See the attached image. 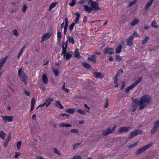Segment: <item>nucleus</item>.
Listing matches in <instances>:
<instances>
[{"mask_svg":"<svg viewBox=\"0 0 159 159\" xmlns=\"http://www.w3.org/2000/svg\"><path fill=\"white\" fill-rule=\"evenodd\" d=\"M27 8V7L24 4L23 5L22 8V10L23 12H25L26 11Z\"/></svg>","mask_w":159,"mask_h":159,"instance_id":"obj_46","label":"nucleus"},{"mask_svg":"<svg viewBox=\"0 0 159 159\" xmlns=\"http://www.w3.org/2000/svg\"><path fill=\"white\" fill-rule=\"evenodd\" d=\"M57 4V3L54 2L52 3L49 8V11H51L52 9L56 6Z\"/></svg>","mask_w":159,"mask_h":159,"instance_id":"obj_32","label":"nucleus"},{"mask_svg":"<svg viewBox=\"0 0 159 159\" xmlns=\"http://www.w3.org/2000/svg\"><path fill=\"white\" fill-rule=\"evenodd\" d=\"M24 93L27 95L29 96H30V93L29 92L27 91V90H25L24 91Z\"/></svg>","mask_w":159,"mask_h":159,"instance_id":"obj_61","label":"nucleus"},{"mask_svg":"<svg viewBox=\"0 0 159 159\" xmlns=\"http://www.w3.org/2000/svg\"><path fill=\"white\" fill-rule=\"evenodd\" d=\"M1 117L2 118L3 120L6 123L12 121L14 118V117L12 116H1Z\"/></svg>","mask_w":159,"mask_h":159,"instance_id":"obj_9","label":"nucleus"},{"mask_svg":"<svg viewBox=\"0 0 159 159\" xmlns=\"http://www.w3.org/2000/svg\"><path fill=\"white\" fill-rule=\"evenodd\" d=\"M53 71L54 73L56 76H57L59 75V72L58 70H55L54 68H53Z\"/></svg>","mask_w":159,"mask_h":159,"instance_id":"obj_38","label":"nucleus"},{"mask_svg":"<svg viewBox=\"0 0 159 159\" xmlns=\"http://www.w3.org/2000/svg\"><path fill=\"white\" fill-rule=\"evenodd\" d=\"M80 143H77L73 144V149L74 150L75 149L80 145Z\"/></svg>","mask_w":159,"mask_h":159,"instance_id":"obj_40","label":"nucleus"},{"mask_svg":"<svg viewBox=\"0 0 159 159\" xmlns=\"http://www.w3.org/2000/svg\"><path fill=\"white\" fill-rule=\"evenodd\" d=\"M75 15L76 16V17L75 18V23H78V21L79 19V17L80 16V14L78 13H76L75 14Z\"/></svg>","mask_w":159,"mask_h":159,"instance_id":"obj_30","label":"nucleus"},{"mask_svg":"<svg viewBox=\"0 0 159 159\" xmlns=\"http://www.w3.org/2000/svg\"><path fill=\"white\" fill-rule=\"evenodd\" d=\"M75 23H73L71 24L69 26V29L70 31H72L75 25Z\"/></svg>","mask_w":159,"mask_h":159,"instance_id":"obj_45","label":"nucleus"},{"mask_svg":"<svg viewBox=\"0 0 159 159\" xmlns=\"http://www.w3.org/2000/svg\"><path fill=\"white\" fill-rule=\"evenodd\" d=\"M51 35L52 34L50 32H48L43 34V36L42 39L41 43H42L45 40H46L49 39Z\"/></svg>","mask_w":159,"mask_h":159,"instance_id":"obj_10","label":"nucleus"},{"mask_svg":"<svg viewBox=\"0 0 159 159\" xmlns=\"http://www.w3.org/2000/svg\"><path fill=\"white\" fill-rule=\"evenodd\" d=\"M75 111V109H68L66 110V111L71 114H73Z\"/></svg>","mask_w":159,"mask_h":159,"instance_id":"obj_31","label":"nucleus"},{"mask_svg":"<svg viewBox=\"0 0 159 159\" xmlns=\"http://www.w3.org/2000/svg\"><path fill=\"white\" fill-rule=\"evenodd\" d=\"M65 42L63 41L62 42V53L61 54V55H63V54L64 53L66 52L67 50L66 49H68L69 50V48H67V45H65Z\"/></svg>","mask_w":159,"mask_h":159,"instance_id":"obj_14","label":"nucleus"},{"mask_svg":"<svg viewBox=\"0 0 159 159\" xmlns=\"http://www.w3.org/2000/svg\"><path fill=\"white\" fill-rule=\"evenodd\" d=\"M120 75H117V74H116V75L114 77V83H117V81H118V76H119Z\"/></svg>","mask_w":159,"mask_h":159,"instance_id":"obj_59","label":"nucleus"},{"mask_svg":"<svg viewBox=\"0 0 159 159\" xmlns=\"http://www.w3.org/2000/svg\"><path fill=\"white\" fill-rule=\"evenodd\" d=\"M151 26L155 28H158V25H156V21L155 20H153L151 24Z\"/></svg>","mask_w":159,"mask_h":159,"instance_id":"obj_37","label":"nucleus"},{"mask_svg":"<svg viewBox=\"0 0 159 159\" xmlns=\"http://www.w3.org/2000/svg\"><path fill=\"white\" fill-rule=\"evenodd\" d=\"M137 2L136 0H134L132 2H130L129 4V5L128 6V7H130L133 5H134V4H135Z\"/></svg>","mask_w":159,"mask_h":159,"instance_id":"obj_39","label":"nucleus"},{"mask_svg":"<svg viewBox=\"0 0 159 159\" xmlns=\"http://www.w3.org/2000/svg\"><path fill=\"white\" fill-rule=\"evenodd\" d=\"M137 33L134 32L133 34L131 35L128 39L126 42L128 45L130 46L133 45L132 41L135 36H137Z\"/></svg>","mask_w":159,"mask_h":159,"instance_id":"obj_7","label":"nucleus"},{"mask_svg":"<svg viewBox=\"0 0 159 159\" xmlns=\"http://www.w3.org/2000/svg\"><path fill=\"white\" fill-rule=\"evenodd\" d=\"M83 66L88 69H91V66L89 64L86 62H83L82 63Z\"/></svg>","mask_w":159,"mask_h":159,"instance_id":"obj_25","label":"nucleus"},{"mask_svg":"<svg viewBox=\"0 0 159 159\" xmlns=\"http://www.w3.org/2000/svg\"><path fill=\"white\" fill-rule=\"evenodd\" d=\"M138 103L134 101L131 108V110L132 112H134L137 109L138 107Z\"/></svg>","mask_w":159,"mask_h":159,"instance_id":"obj_15","label":"nucleus"},{"mask_svg":"<svg viewBox=\"0 0 159 159\" xmlns=\"http://www.w3.org/2000/svg\"><path fill=\"white\" fill-rule=\"evenodd\" d=\"M67 41H68L69 43H71L72 44L74 43V39L72 36H66Z\"/></svg>","mask_w":159,"mask_h":159,"instance_id":"obj_22","label":"nucleus"},{"mask_svg":"<svg viewBox=\"0 0 159 159\" xmlns=\"http://www.w3.org/2000/svg\"><path fill=\"white\" fill-rule=\"evenodd\" d=\"M61 116H66L67 118H69L70 117V115L67 114H65V113H63L61 115Z\"/></svg>","mask_w":159,"mask_h":159,"instance_id":"obj_58","label":"nucleus"},{"mask_svg":"<svg viewBox=\"0 0 159 159\" xmlns=\"http://www.w3.org/2000/svg\"><path fill=\"white\" fill-rule=\"evenodd\" d=\"M35 103V101L34 98L32 99L31 104L30 111H32L34 108V105Z\"/></svg>","mask_w":159,"mask_h":159,"instance_id":"obj_24","label":"nucleus"},{"mask_svg":"<svg viewBox=\"0 0 159 159\" xmlns=\"http://www.w3.org/2000/svg\"><path fill=\"white\" fill-rule=\"evenodd\" d=\"M72 159H81V157L80 155L75 156L73 157Z\"/></svg>","mask_w":159,"mask_h":159,"instance_id":"obj_60","label":"nucleus"},{"mask_svg":"<svg viewBox=\"0 0 159 159\" xmlns=\"http://www.w3.org/2000/svg\"><path fill=\"white\" fill-rule=\"evenodd\" d=\"M84 107H85V110L87 112H89L90 108L87 105V104H85L84 105Z\"/></svg>","mask_w":159,"mask_h":159,"instance_id":"obj_48","label":"nucleus"},{"mask_svg":"<svg viewBox=\"0 0 159 159\" xmlns=\"http://www.w3.org/2000/svg\"><path fill=\"white\" fill-rule=\"evenodd\" d=\"M139 143L138 141H136L134 143L129 146L128 148H132L136 146Z\"/></svg>","mask_w":159,"mask_h":159,"instance_id":"obj_29","label":"nucleus"},{"mask_svg":"<svg viewBox=\"0 0 159 159\" xmlns=\"http://www.w3.org/2000/svg\"><path fill=\"white\" fill-rule=\"evenodd\" d=\"M57 40L59 43L60 42L61 39L62 37L61 33V32L58 31L57 34Z\"/></svg>","mask_w":159,"mask_h":159,"instance_id":"obj_28","label":"nucleus"},{"mask_svg":"<svg viewBox=\"0 0 159 159\" xmlns=\"http://www.w3.org/2000/svg\"><path fill=\"white\" fill-rule=\"evenodd\" d=\"M53 101L52 98H48L46 99V102L45 103L46 104V107H47L50 105L51 102Z\"/></svg>","mask_w":159,"mask_h":159,"instance_id":"obj_20","label":"nucleus"},{"mask_svg":"<svg viewBox=\"0 0 159 159\" xmlns=\"http://www.w3.org/2000/svg\"><path fill=\"white\" fill-rule=\"evenodd\" d=\"M93 74L96 78H102L104 77L103 75L100 72H95L93 73Z\"/></svg>","mask_w":159,"mask_h":159,"instance_id":"obj_16","label":"nucleus"},{"mask_svg":"<svg viewBox=\"0 0 159 159\" xmlns=\"http://www.w3.org/2000/svg\"><path fill=\"white\" fill-rule=\"evenodd\" d=\"M151 100L152 98L150 96L145 95L142 97L139 102V110L144 109L150 103Z\"/></svg>","mask_w":159,"mask_h":159,"instance_id":"obj_1","label":"nucleus"},{"mask_svg":"<svg viewBox=\"0 0 159 159\" xmlns=\"http://www.w3.org/2000/svg\"><path fill=\"white\" fill-rule=\"evenodd\" d=\"M18 75L21 81L25 84L27 83L28 76L25 75L24 72L22 70V68H20L18 71Z\"/></svg>","mask_w":159,"mask_h":159,"instance_id":"obj_2","label":"nucleus"},{"mask_svg":"<svg viewBox=\"0 0 159 159\" xmlns=\"http://www.w3.org/2000/svg\"><path fill=\"white\" fill-rule=\"evenodd\" d=\"M7 60V58H4L0 61V70L2 69L3 64Z\"/></svg>","mask_w":159,"mask_h":159,"instance_id":"obj_26","label":"nucleus"},{"mask_svg":"<svg viewBox=\"0 0 159 159\" xmlns=\"http://www.w3.org/2000/svg\"><path fill=\"white\" fill-rule=\"evenodd\" d=\"M42 80L43 83L47 85L48 84V78L47 76L45 74H44L42 76Z\"/></svg>","mask_w":159,"mask_h":159,"instance_id":"obj_19","label":"nucleus"},{"mask_svg":"<svg viewBox=\"0 0 159 159\" xmlns=\"http://www.w3.org/2000/svg\"><path fill=\"white\" fill-rule=\"evenodd\" d=\"M159 125V120L156 121L154 124L153 127L158 128Z\"/></svg>","mask_w":159,"mask_h":159,"instance_id":"obj_43","label":"nucleus"},{"mask_svg":"<svg viewBox=\"0 0 159 159\" xmlns=\"http://www.w3.org/2000/svg\"><path fill=\"white\" fill-rule=\"evenodd\" d=\"M20 155V152H16L15 153V156L14 157L16 158H17V157L19 156Z\"/></svg>","mask_w":159,"mask_h":159,"instance_id":"obj_63","label":"nucleus"},{"mask_svg":"<svg viewBox=\"0 0 159 159\" xmlns=\"http://www.w3.org/2000/svg\"><path fill=\"white\" fill-rule=\"evenodd\" d=\"M153 143H151L141 147L140 148L136 150L135 152V153L137 155H138L139 154H141L142 153L144 152L149 148L151 147Z\"/></svg>","mask_w":159,"mask_h":159,"instance_id":"obj_3","label":"nucleus"},{"mask_svg":"<svg viewBox=\"0 0 159 159\" xmlns=\"http://www.w3.org/2000/svg\"><path fill=\"white\" fill-rule=\"evenodd\" d=\"M123 73V71L122 69H120L119 70L118 72L117 73V75L120 76V74H122Z\"/></svg>","mask_w":159,"mask_h":159,"instance_id":"obj_62","label":"nucleus"},{"mask_svg":"<svg viewBox=\"0 0 159 159\" xmlns=\"http://www.w3.org/2000/svg\"><path fill=\"white\" fill-rule=\"evenodd\" d=\"M68 19L67 18H66L65 19V24L64 27H67L68 26Z\"/></svg>","mask_w":159,"mask_h":159,"instance_id":"obj_53","label":"nucleus"},{"mask_svg":"<svg viewBox=\"0 0 159 159\" xmlns=\"http://www.w3.org/2000/svg\"><path fill=\"white\" fill-rule=\"evenodd\" d=\"M90 6L93 11H98L100 9L98 3L95 2H92L90 4Z\"/></svg>","mask_w":159,"mask_h":159,"instance_id":"obj_8","label":"nucleus"},{"mask_svg":"<svg viewBox=\"0 0 159 159\" xmlns=\"http://www.w3.org/2000/svg\"><path fill=\"white\" fill-rule=\"evenodd\" d=\"M121 57L119 55H117L116 56V60L117 61H120L121 60Z\"/></svg>","mask_w":159,"mask_h":159,"instance_id":"obj_55","label":"nucleus"},{"mask_svg":"<svg viewBox=\"0 0 159 159\" xmlns=\"http://www.w3.org/2000/svg\"><path fill=\"white\" fill-rule=\"evenodd\" d=\"M59 126L61 127H72V125L70 124H66L64 122H62L59 124Z\"/></svg>","mask_w":159,"mask_h":159,"instance_id":"obj_21","label":"nucleus"},{"mask_svg":"<svg viewBox=\"0 0 159 159\" xmlns=\"http://www.w3.org/2000/svg\"><path fill=\"white\" fill-rule=\"evenodd\" d=\"M122 46L121 45H119L116 50V53H120L121 50Z\"/></svg>","mask_w":159,"mask_h":159,"instance_id":"obj_35","label":"nucleus"},{"mask_svg":"<svg viewBox=\"0 0 159 159\" xmlns=\"http://www.w3.org/2000/svg\"><path fill=\"white\" fill-rule=\"evenodd\" d=\"M25 47H24L22 49H21V50L20 53H19V54L18 55V56H17V58H19L21 54H22V52L25 50Z\"/></svg>","mask_w":159,"mask_h":159,"instance_id":"obj_50","label":"nucleus"},{"mask_svg":"<svg viewBox=\"0 0 159 159\" xmlns=\"http://www.w3.org/2000/svg\"><path fill=\"white\" fill-rule=\"evenodd\" d=\"M143 132L142 130L135 129L131 132L129 134L128 139H131L136 136L138 134H142Z\"/></svg>","mask_w":159,"mask_h":159,"instance_id":"obj_4","label":"nucleus"},{"mask_svg":"<svg viewBox=\"0 0 159 159\" xmlns=\"http://www.w3.org/2000/svg\"><path fill=\"white\" fill-rule=\"evenodd\" d=\"M63 57L67 60H69L70 58L72 55V52H66L63 54Z\"/></svg>","mask_w":159,"mask_h":159,"instance_id":"obj_13","label":"nucleus"},{"mask_svg":"<svg viewBox=\"0 0 159 159\" xmlns=\"http://www.w3.org/2000/svg\"><path fill=\"white\" fill-rule=\"evenodd\" d=\"M115 128V126L112 129L108 128L106 129L103 130L102 133V135L105 136L112 133L114 131Z\"/></svg>","mask_w":159,"mask_h":159,"instance_id":"obj_6","label":"nucleus"},{"mask_svg":"<svg viewBox=\"0 0 159 159\" xmlns=\"http://www.w3.org/2000/svg\"><path fill=\"white\" fill-rule=\"evenodd\" d=\"M6 134L2 131H0V137L3 140L4 139L5 137L6 136Z\"/></svg>","mask_w":159,"mask_h":159,"instance_id":"obj_34","label":"nucleus"},{"mask_svg":"<svg viewBox=\"0 0 159 159\" xmlns=\"http://www.w3.org/2000/svg\"><path fill=\"white\" fill-rule=\"evenodd\" d=\"M62 89L63 90V91L67 93H68L69 91V90L68 89L65 88V86H62Z\"/></svg>","mask_w":159,"mask_h":159,"instance_id":"obj_56","label":"nucleus"},{"mask_svg":"<svg viewBox=\"0 0 159 159\" xmlns=\"http://www.w3.org/2000/svg\"><path fill=\"white\" fill-rule=\"evenodd\" d=\"M142 80V78H139L132 84L129 86L125 89V92L126 93H128L131 89H133L136 85H137L139 82H140Z\"/></svg>","mask_w":159,"mask_h":159,"instance_id":"obj_5","label":"nucleus"},{"mask_svg":"<svg viewBox=\"0 0 159 159\" xmlns=\"http://www.w3.org/2000/svg\"><path fill=\"white\" fill-rule=\"evenodd\" d=\"M32 119L34 120H35L36 119V115L35 114H33L32 118Z\"/></svg>","mask_w":159,"mask_h":159,"instance_id":"obj_64","label":"nucleus"},{"mask_svg":"<svg viewBox=\"0 0 159 159\" xmlns=\"http://www.w3.org/2000/svg\"><path fill=\"white\" fill-rule=\"evenodd\" d=\"M54 152L56 153V154L61 156V153H60L59 152L56 148H54L53 149Z\"/></svg>","mask_w":159,"mask_h":159,"instance_id":"obj_49","label":"nucleus"},{"mask_svg":"<svg viewBox=\"0 0 159 159\" xmlns=\"http://www.w3.org/2000/svg\"><path fill=\"white\" fill-rule=\"evenodd\" d=\"M130 127H120L118 131L120 133H122L123 132H128L130 129Z\"/></svg>","mask_w":159,"mask_h":159,"instance_id":"obj_11","label":"nucleus"},{"mask_svg":"<svg viewBox=\"0 0 159 159\" xmlns=\"http://www.w3.org/2000/svg\"><path fill=\"white\" fill-rule=\"evenodd\" d=\"M11 133H10L8 135V136L7 137V138L5 140L9 142L11 139Z\"/></svg>","mask_w":159,"mask_h":159,"instance_id":"obj_57","label":"nucleus"},{"mask_svg":"<svg viewBox=\"0 0 159 159\" xmlns=\"http://www.w3.org/2000/svg\"><path fill=\"white\" fill-rule=\"evenodd\" d=\"M109 102L108 99H107L105 100V102L104 104V108H107Z\"/></svg>","mask_w":159,"mask_h":159,"instance_id":"obj_47","label":"nucleus"},{"mask_svg":"<svg viewBox=\"0 0 159 159\" xmlns=\"http://www.w3.org/2000/svg\"><path fill=\"white\" fill-rule=\"evenodd\" d=\"M87 60L93 61L94 63L97 62V57L94 55H92L91 56L88 57Z\"/></svg>","mask_w":159,"mask_h":159,"instance_id":"obj_18","label":"nucleus"},{"mask_svg":"<svg viewBox=\"0 0 159 159\" xmlns=\"http://www.w3.org/2000/svg\"><path fill=\"white\" fill-rule=\"evenodd\" d=\"M78 111L79 113L81 114H85V113L84 111L83 110H81V109H78Z\"/></svg>","mask_w":159,"mask_h":159,"instance_id":"obj_52","label":"nucleus"},{"mask_svg":"<svg viewBox=\"0 0 159 159\" xmlns=\"http://www.w3.org/2000/svg\"><path fill=\"white\" fill-rule=\"evenodd\" d=\"M149 40V37L148 36L146 37H145V39L142 41V44H145L146 43H147V42L148 40Z\"/></svg>","mask_w":159,"mask_h":159,"instance_id":"obj_42","label":"nucleus"},{"mask_svg":"<svg viewBox=\"0 0 159 159\" xmlns=\"http://www.w3.org/2000/svg\"><path fill=\"white\" fill-rule=\"evenodd\" d=\"M139 21L137 18H135L130 23V25L131 26L134 25L139 23Z\"/></svg>","mask_w":159,"mask_h":159,"instance_id":"obj_23","label":"nucleus"},{"mask_svg":"<svg viewBox=\"0 0 159 159\" xmlns=\"http://www.w3.org/2000/svg\"><path fill=\"white\" fill-rule=\"evenodd\" d=\"M114 50L113 49L109 48H105V50L103 51L104 54H112L113 53Z\"/></svg>","mask_w":159,"mask_h":159,"instance_id":"obj_12","label":"nucleus"},{"mask_svg":"<svg viewBox=\"0 0 159 159\" xmlns=\"http://www.w3.org/2000/svg\"><path fill=\"white\" fill-rule=\"evenodd\" d=\"M154 0H150L149 2H147L144 7V10L146 11L153 3Z\"/></svg>","mask_w":159,"mask_h":159,"instance_id":"obj_17","label":"nucleus"},{"mask_svg":"<svg viewBox=\"0 0 159 159\" xmlns=\"http://www.w3.org/2000/svg\"><path fill=\"white\" fill-rule=\"evenodd\" d=\"M21 142L19 141L18 142L17 144V148L18 150H20V146L21 144Z\"/></svg>","mask_w":159,"mask_h":159,"instance_id":"obj_44","label":"nucleus"},{"mask_svg":"<svg viewBox=\"0 0 159 159\" xmlns=\"http://www.w3.org/2000/svg\"><path fill=\"white\" fill-rule=\"evenodd\" d=\"M75 57L78 58H80V53L79 52L78 49H75Z\"/></svg>","mask_w":159,"mask_h":159,"instance_id":"obj_33","label":"nucleus"},{"mask_svg":"<svg viewBox=\"0 0 159 159\" xmlns=\"http://www.w3.org/2000/svg\"><path fill=\"white\" fill-rule=\"evenodd\" d=\"M157 128L153 127L152 129L151 130V133L152 134L155 133L157 129Z\"/></svg>","mask_w":159,"mask_h":159,"instance_id":"obj_51","label":"nucleus"},{"mask_svg":"<svg viewBox=\"0 0 159 159\" xmlns=\"http://www.w3.org/2000/svg\"><path fill=\"white\" fill-rule=\"evenodd\" d=\"M70 132L73 133H75L76 134H79V131L78 129H72L70 130Z\"/></svg>","mask_w":159,"mask_h":159,"instance_id":"obj_36","label":"nucleus"},{"mask_svg":"<svg viewBox=\"0 0 159 159\" xmlns=\"http://www.w3.org/2000/svg\"><path fill=\"white\" fill-rule=\"evenodd\" d=\"M76 3V0H72L71 3H70L69 5L71 7H73Z\"/></svg>","mask_w":159,"mask_h":159,"instance_id":"obj_41","label":"nucleus"},{"mask_svg":"<svg viewBox=\"0 0 159 159\" xmlns=\"http://www.w3.org/2000/svg\"><path fill=\"white\" fill-rule=\"evenodd\" d=\"M84 7L85 11L89 13H90L91 11H93L91 7H90L85 5L84 6Z\"/></svg>","mask_w":159,"mask_h":159,"instance_id":"obj_27","label":"nucleus"},{"mask_svg":"<svg viewBox=\"0 0 159 159\" xmlns=\"http://www.w3.org/2000/svg\"><path fill=\"white\" fill-rule=\"evenodd\" d=\"M56 102L57 104L60 107V108L63 109L64 108V107L60 103V102L59 101H56Z\"/></svg>","mask_w":159,"mask_h":159,"instance_id":"obj_54","label":"nucleus"}]
</instances>
